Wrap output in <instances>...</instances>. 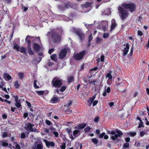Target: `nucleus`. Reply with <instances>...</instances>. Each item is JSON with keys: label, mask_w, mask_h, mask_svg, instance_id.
I'll return each mask as SVG.
<instances>
[{"label": "nucleus", "mask_w": 149, "mask_h": 149, "mask_svg": "<svg viewBox=\"0 0 149 149\" xmlns=\"http://www.w3.org/2000/svg\"><path fill=\"white\" fill-rule=\"evenodd\" d=\"M44 141L45 142L47 147L48 148H49L51 147H53L55 146V143L53 142H50L46 139L44 140Z\"/></svg>", "instance_id": "obj_12"}, {"label": "nucleus", "mask_w": 149, "mask_h": 149, "mask_svg": "<svg viewBox=\"0 0 149 149\" xmlns=\"http://www.w3.org/2000/svg\"><path fill=\"white\" fill-rule=\"evenodd\" d=\"M19 51L21 53H23L24 54H25L26 53V49L24 47H21Z\"/></svg>", "instance_id": "obj_26"}, {"label": "nucleus", "mask_w": 149, "mask_h": 149, "mask_svg": "<svg viewBox=\"0 0 149 149\" xmlns=\"http://www.w3.org/2000/svg\"><path fill=\"white\" fill-rule=\"evenodd\" d=\"M146 134V132L144 131H142L140 132V136L141 137H143Z\"/></svg>", "instance_id": "obj_47"}, {"label": "nucleus", "mask_w": 149, "mask_h": 149, "mask_svg": "<svg viewBox=\"0 0 149 149\" xmlns=\"http://www.w3.org/2000/svg\"><path fill=\"white\" fill-rule=\"evenodd\" d=\"M62 79L55 77L51 81V85L52 87L56 88H61L63 84Z\"/></svg>", "instance_id": "obj_4"}, {"label": "nucleus", "mask_w": 149, "mask_h": 149, "mask_svg": "<svg viewBox=\"0 0 149 149\" xmlns=\"http://www.w3.org/2000/svg\"><path fill=\"white\" fill-rule=\"evenodd\" d=\"M107 93H109L110 92L111 89L109 87H108L106 90L105 91Z\"/></svg>", "instance_id": "obj_63"}, {"label": "nucleus", "mask_w": 149, "mask_h": 149, "mask_svg": "<svg viewBox=\"0 0 149 149\" xmlns=\"http://www.w3.org/2000/svg\"><path fill=\"white\" fill-rule=\"evenodd\" d=\"M40 42V40L39 38L37 37L34 38L32 41V43H33V47L34 51L35 52H38L40 51L41 47L40 45L36 42Z\"/></svg>", "instance_id": "obj_5"}, {"label": "nucleus", "mask_w": 149, "mask_h": 149, "mask_svg": "<svg viewBox=\"0 0 149 149\" xmlns=\"http://www.w3.org/2000/svg\"><path fill=\"white\" fill-rule=\"evenodd\" d=\"M58 101V100L57 96H54L51 99V101L53 102V103L57 102Z\"/></svg>", "instance_id": "obj_20"}, {"label": "nucleus", "mask_w": 149, "mask_h": 149, "mask_svg": "<svg viewBox=\"0 0 149 149\" xmlns=\"http://www.w3.org/2000/svg\"><path fill=\"white\" fill-rule=\"evenodd\" d=\"M46 123L48 125H49L52 124V123L49 120H47L45 121Z\"/></svg>", "instance_id": "obj_44"}, {"label": "nucleus", "mask_w": 149, "mask_h": 149, "mask_svg": "<svg viewBox=\"0 0 149 149\" xmlns=\"http://www.w3.org/2000/svg\"><path fill=\"white\" fill-rule=\"evenodd\" d=\"M13 97L14 98L15 101V105L18 108H19L22 106L21 104V101L19 99V97L17 95L13 96Z\"/></svg>", "instance_id": "obj_8"}, {"label": "nucleus", "mask_w": 149, "mask_h": 149, "mask_svg": "<svg viewBox=\"0 0 149 149\" xmlns=\"http://www.w3.org/2000/svg\"><path fill=\"white\" fill-rule=\"evenodd\" d=\"M99 119L100 118L99 117L97 116L94 119V121L95 122L98 123L99 121Z\"/></svg>", "instance_id": "obj_46"}, {"label": "nucleus", "mask_w": 149, "mask_h": 149, "mask_svg": "<svg viewBox=\"0 0 149 149\" xmlns=\"http://www.w3.org/2000/svg\"><path fill=\"white\" fill-rule=\"evenodd\" d=\"M8 136V133L6 132H3L2 134V136L3 138H6Z\"/></svg>", "instance_id": "obj_41"}, {"label": "nucleus", "mask_w": 149, "mask_h": 149, "mask_svg": "<svg viewBox=\"0 0 149 149\" xmlns=\"http://www.w3.org/2000/svg\"><path fill=\"white\" fill-rule=\"evenodd\" d=\"M14 149H21L20 147L18 144H17L15 145V147Z\"/></svg>", "instance_id": "obj_53"}, {"label": "nucleus", "mask_w": 149, "mask_h": 149, "mask_svg": "<svg viewBox=\"0 0 149 149\" xmlns=\"http://www.w3.org/2000/svg\"><path fill=\"white\" fill-rule=\"evenodd\" d=\"M72 101L70 100L69 102L67 103V106L68 109H69L70 107V105H71L72 104Z\"/></svg>", "instance_id": "obj_39"}, {"label": "nucleus", "mask_w": 149, "mask_h": 149, "mask_svg": "<svg viewBox=\"0 0 149 149\" xmlns=\"http://www.w3.org/2000/svg\"><path fill=\"white\" fill-rule=\"evenodd\" d=\"M56 54H53L50 56L51 59L54 61L56 59Z\"/></svg>", "instance_id": "obj_33"}, {"label": "nucleus", "mask_w": 149, "mask_h": 149, "mask_svg": "<svg viewBox=\"0 0 149 149\" xmlns=\"http://www.w3.org/2000/svg\"><path fill=\"white\" fill-rule=\"evenodd\" d=\"M104 55H101L100 56V61L102 62H103L104 61Z\"/></svg>", "instance_id": "obj_58"}, {"label": "nucleus", "mask_w": 149, "mask_h": 149, "mask_svg": "<svg viewBox=\"0 0 149 149\" xmlns=\"http://www.w3.org/2000/svg\"><path fill=\"white\" fill-rule=\"evenodd\" d=\"M125 140L126 142L128 143L130 141V137H126L125 138Z\"/></svg>", "instance_id": "obj_62"}, {"label": "nucleus", "mask_w": 149, "mask_h": 149, "mask_svg": "<svg viewBox=\"0 0 149 149\" xmlns=\"http://www.w3.org/2000/svg\"><path fill=\"white\" fill-rule=\"evenodd\" d=\"M79 132V131L77 130H74L73 133V135L75 136V135L77 134Z\"/></svg>", "instance_id": "obj_52"}, {"label": "nucleus", "mask_w": 149, "mask_h": 149, "mask_svg": "<svg viewBox=\"0 0 149 149\" xmlns=\"http://www.w3.org/2000/svg\"><path fill=\"white\" fill-rule=\"evenodd\" d=\"M143 33L140 30H139L137 31V35L140 36H141L143 35Z\"/></svg>", "instance_id": "obj_43"}, {"label": "nucleus", "mask_w": 149, "mask_h": 149, "mask_svg": "<svg viewBox=\"0 0 149 149\" xmlns=\"http://www.w3.org/2000/svg\"><path fill=\"white\" fill-rule=\"evenodd\" d=\"M34 126V125L30 123H29L27 125L26 127L28 128L29 130L31 132H36V130H37L35 129L34 130H33V127Z\"/></svg>", "instance_id": "obj_15"}, {"label": "nucleus", "mask_w": 149, "mask_h": 149, "mask_svg": "<svg viewBox=\"0 0 149 149\" xmlns=\"http://www.w3.org/2000/svg\"><path fill=\"white\" fill-rule=\"evenodd\" d=\"M61 88H60L59 90L61 92H64L66 89V87L65 86H61Z\"/></svg>", "instance_id": "obj_36"}, {"label": "nucleus", "mask_w": 149, "mask_h": 149, "mask_svg": "<svg viewBox=\"0 0 149 149\" xmlns=\"http://www.w3.org/2000/svg\"><path fill=\"white\" fill-rule=\"evenodd\" d=\"M98 101L97 100H95L94 101L93 103V106H95L98 103Z\"/></svg>", "instance_id": "obj_54"}, {"label": "nucleus", "mask_w": 149, "mask_h": 149, "mask_svg": "<svg viewBox=\"0 0 149 149\" xmlns=\"http://www.w3.org/2000/svg\"><path fill=\"white\" fill-rule=\"evenodd\" d=\"M14 49H16L18 52L19 51V47L16 43H15L14 44Z\"/></svg>", "instance_id": "obj_29"}, {"label": "nucleus", "mask_w": 149, "mask_h": 149, "mask_svg": "<svg viewBox=\"0 0 149 149\" xmlns=\"http://www.w3.org/2000/svg\"><path fill=\"white\" fill-rule=\"evenodd\" d=\"M123 46H126V47L124 48L123 51V55L124 56H125L127 55L130 49V44L128 43H127L126 45H123Z\"/></svg>", "instance_id": "obj_11"}, {"label": "nucleus", "mask_w": 149, "mask_h": 149, "mask_svg": "<svg viewBox=\"0 0 149 149\" xmlns=\"http://www.w3.org/2000/svg\"><path fill=\"white\" fill-rule=\"evenodd\" d=\"M130 146V144L128 143H125L123 146V148L122 149H125V148H128Z\"/></svg>", "instance_id": "obj_34"}, {"label": "nucleus", "mask_w": 149, "mask_h": 149, "mask_svg": "<svg viewBox=\"0 0 149 149\" xmlns=\"http://www.w3.org/2000/svg\"><path fill=\"white\" fill-rule=\"evenodd\" d=\"M37 82V81L36 80H35L33 82V86L34 88L36 89H38L39 88V87L38 86H37L36 82Z\"/></svg>", "instance_id": "obj_31"}, {"label": "nucleus", "mask_w": 149, "mask_h": 149, "mask_svg": "<svg viewBox=\"0 0 149 149\" xmlns=\"http://www.w3.org/2000/svg\"><path fill=\"white\" fill-rule=\"evenodd\" d=\"M67 52L66 49H61L59 54V58L61 59L63 58L66 56Z\"/></svg>", "instance_id": "obj_9"}, {"label": "nucleus", "mask_w": 149, "mask_h": 149, "mask_svg": "<svg viewBox=\"0 0 149 149\" xmlns=\"http://www.w3.org/2000/svg\"><path fill=\"white\" fill-rule=\"evenodd\" d=\"M140 145V142H139L137 141H135L134 143V146L138 148L139 147Z\"/></svg>", "instance_id": "obj_38"}, {"label": "nucleus", "mask_w": 149, "mask_h": 149, "mask_svg": "<svg viewBox=\"0 0 149 149\" xmlns=\"http://www.w3.org/2000/svg\"><path fill=\"white\" fill-rule=\"evenodd\" d=\"M116 132L117 133V134L119 135V137H120L123 135V134L122 132L118 129H116Z\"/></svg>", "instance_id": "obj_27"}, {"label": "nucleus", "mask_w": 149, "mask_h": 149, "mask_svg": "<svg viewBox=\"0 0 149 149\" xmlns=\"http://www.w3.org/2000/svg\"><path fill=\"white\" fill-rule=\"evenodd\" d=\"M96 80H94L93 81H90V80H88L89 83L90 84H93L94 85H95V83L96 82Z\"/></svg>", "instance_id": "obj_57"}, {"label": "nucleus", "mask_w": 149, "mask_h": 149, "mask_svg": "<svg viewBox=\"0 0 149 149\" xmlns=\"http://www.w3.org/2000/svg\"><path fill=\"white\" fill-rule=\"evenodd\" d=\"M54 51V49H51L49 50L48 53L49 54H51L52 52Z\"/></svg>", "instance_id": "obj_56"}, {"label": "nucleus", "mask_w": 149, "mask_h": 149, "mask_svg": "<svg viewBox=\"0 0 149 149\" xmlns=\"http://www.w3.org/2000/svg\"><path fill=\"white\" fill-rule=\"evenodd\" d=\"M128 134L130 136L134 137L136 136V133L135 132H130L128 133Z\"/></svg>", "instance_id": "obj_28"}, {"label": "nucleus", "mask_w": 149, "mask_h": 149, "mask_svg": "<svg viewBox=\"0 0 149 149\" xmlns=\"http://www.w3.org/2000/svg\"><path fill=\"white\" fill-rule=\"evenodd\" d=\"M2 145L4 147H6L8 145V144L7 142H3L2 143Z\"/></svg>", "instance_id": "obj_50"}, {"label": "nucleus", "mask_w": 149, "mask_h": 149, "mask_svg": "<svg viewBox=\"0 0 149 149\" xmlns=\"http://www.w3.org/2000/svg\"><path fill=\"white\" fill-rule=\"evenodd\" d=\"M105 133V132H103L102 133L100 134L99 135V137L100 138H102L104 136Z\"/></svg>", "instance_id": "obj_48"}, {"label": "nucleus", "mask_w": 149, "mask_h": 149, "mask_svg": "<svg viewBox=\"0 0 149 149\" xmlns=\"http://www.w3.org/2000/svg\"><path fill=\"white\" fill-rule=\"evenodd\" d=\"M109 35V33H104L103 35V37L104 38H108Z\"/></svg>", "instance_id": "obj_37"}, {"label": "nucleus", "mask_w": 149, "mask_h": 149, "mask_svg": "<svg viewBox=\"0 0 149 149\" xmlns=\"http://www.w3.org/2000/svg\"><path fill=\"white\" fill-rule=\"evenodd\" d=\"M91 129V128L89 126H88L84 129V131L85 133H87L90 131Z\"/></svg>", "instance_id": "obj_32"}, {"label": "nucleus", "mask_w": 149, "mask_h": 149, "mask_svg": "<svg viewBox=\"0 0 149 149\" xmlns=\"http://www.w3.org/2000/svg\"><path fill=\"white\" fill-rule=\"evenodd\" d=\"M74 32L78 36L81 41H82L84 39L85 34L81 30L76 29L74 31Z\"/></svg>", "instance_id": "obj_7"}, {"label": "nucleus", "mask_w": 149, "mask_h": 149, "mask_svg": "<svg viewBox=\"0 0 149 149\" xmlns=\"http://www.w3.org/2000/svg\"><path fill=\"white\" fill-rule=\"evenodd\" d=\"M91 141L94 144H96L98 143V141L96 138L92 139Z\"/></svg>", "instance_id": "obj_35"}, {"label": "nucleus", "mask_w": 149, "mask_h": 149, "mask_svg": "<svg viewBox=\"0 0 149 149\" xmlns=\"http://www.w3.org/2000/svg\"><path fill=\"white\" fill-rule=\"evenodd\" d=\"M93 37L91 34L88 37V41H91L93 39Z\"/></svg>", "instance_id": "obj_49"}, {"label": "nucleus", "mask_w": 149, "mask_h": 149, "mask_svg": "<svg viewBox=\"0 0 149 149\" xmlns=\"http://www.w3.org/2000/svg\"><path fill=\"white\" fill-rule=\"evenodd\" d=\"M32 148L33 149H43L42 143L41 142L40 143L37 144V142H35Z\"/></svg>", "instance_id": "obj_10"}, {"label": "nucleus", "mask_w": 149, "mask_h": 149, "mask_svg": "<svg viewBox=\"0 0 149 149\" xmlns=\"http://www.w3.org/2000/svg\"><path fill=\"white\" fill-rule=\"evenodd\" d=\"M53 134L56 137H58V133L57 132L54 131L53 132Z\"/></svg>", "instance_id": "obj_55"}, {"label": "nucleus", "mask_w": 149, "mask_h": 149, "mask_svg": "<svg viewBox=\"0 0 149 149\" xmlns=\"http://www.w3.org/2000/svg\"><path fill=\"white\" fill-rule=\"evenodd\" d=\"M101 41V39L99 37H97L96 39V42L97 43L100 42Z\"/></svg>", "instance_id": "obj_51"}, {"label": "nucleus", "mask_w": 149, "mask_h": 149, "mask_svg": "<svg viewBox=\"0 0 149 149\" xmlns=\"http://www.w3.org/2000/svg\"><path fill=\"white\" fill-rule=\"evenodd\" d=\"M8 147L10 148L11 149L15 148V147L14 146H13L10 143L9 144Z\"/></svg>", "instance_id": "obj_59"}, {"label": "nucleus", "mask_w": 149, "mask_h": 149, "mask_svg": "<svg viewBox=\"0 0 149 149\" xmlns=\"http://www.w3.org/2000/svg\"><path fill=\"white\" fill-rule=\"evenodd\" d=\"M92 3H91L87 2L85 4H82L81 6L83 8H88L91 6Z\"/></svg>", "instance_id": "obj_18"}, {"label": "nucleus", "mask_w": 149, "mask_h": 149, "mask_svg": "<svg viewBox=\"0 0 149 149\" xmlns=\"http://www.w3.org/2000/svg\"><path fill=\"white\" fill-rule=\"evenodd\" d=\"M86 53V51L84 50L79 54H75L74 56V58L76 60H80L83 58Z\"/></svg>", "instance_id": "obj_6"}, {"label": "nucleus", "mask_w": 149, "mask_h": 149, "mask_svg": "<svg viewBox=\"0 0 149 149\" xmlns=\"http://www.w3.org/2000/svg\"><path fill=\"white\" fill-rule=\"evenodd\" d=\"M136 6L133 3H123L121 6L118 7V10L119 13L120 18L124 20L128 16L129 13H132L136 10Z\"/></svg>", "instance_id": "obj_1"}, {"label": "nucleus", "mask_w": 149, "mask_h": 149, "mask_svg": "<svg viewBox=\"0 0 149 149\" xmlns=\"http://www.w3.org/2000/svg\"><path fill=\"white\" fill-rule=\"evenodd\" d=\"M3 78L6 81H9L12 79V77L8 74L4 73L3 74Z\"/></svg>", "instance_id": "obj_17"}, {"label": "nucleus", "mask_w": 149, "mask_h": 149, "mask_svg": "<svg viewBox=\"0 0 149 149\" xmlns=\"http://www.w3.org/2000/svg\"><path fill=\"white\" fill-rule=\"evenodd\" d=\"M136 119L137 120H139L140 121V123L139 124L138 126V128H141V127L143 128L144 127V126L143 124L144 123L142 120L141 118L139 116H137V117Z\"/></svg>", "instance_id": "obj_16"}, {"label": "nucleus", "mask_w": 149, "mask_h": 149, "mask_svg": "<svg viewBox=\"0 0 149 149\" xmlns=\"http://www.w3.org/2000/svg\"><path fill=\"white\" fill-rule=\"evenodd\" d=\"M47 36L51 38L52 41L54 42L58 43L61 42V35L54 30L48 32L47 33Z\"/></svg>", "instance_id": "obj_2"}, {"label": "nucleus", "mask_w": 149, "mask_h": 149, "mask_svg": "<svg viewBox=\"0 0 149 149\" xmlns=\"http://www.w3.org/2000/svg\"><path fill=\"white\" fill-rule=\"evenodd\" d=\"M77 6V4L72 2L67 1L63 4L59 5L58 6L59 9L61 10H64L69 8H74Z\"/></svg>", "instance_id": "obj_3"}, {"label": "nucleus", "mask_w": 149, "mask_h": 149, "mask_svg": "<svg viewBox=\"0 0 149 149\" xmlns=\"http://www.w3.org/2000/svg\"><path fill=\"white\" fill-rule=\"evenodd\" d=\"M60 147L61 149H65V144L64 143L63 145H61Z\"/></svg>", "instance_id": "obj_64"}, {"label": "nucleus", "mask_w": 149, "mask_h": 149, "mask_svg": "<svg viewBox=\"0 0 149 149\" xmlns=\"http://www.w3.org/2000/svg\"><path fill=\"white\" fill-rule=\"evenodd\" d=\"M93 100L92 99H90V98L87 100V102L89 104V105H88V106H91L92 102H93Z\"/></svg>", "instance_id": "obj_42"}, {"label": "nucleus", "mask_w": 149, "mask_h": 149, "mask_svg": "<svg viewBox=\"0 0 149 149\" xmlns=\"http://www.w3.org/2000/svg\"><path fill=\"white\" fill-rule=\"evenodd\" d=\"M20 137L22 139H24L26 137V134L24 133H22L21 134Z\"/></svg>", "instance_id": "obj_45"}, {"label": "nucleus", "mask_w": 149, "mask_h": 149, "mask_svg": "<svg viewBox=\"0 0 149 149\" xmlns=\"http://www.w3.org/2000/svg\"><path fill=\"white\" fill-rule=\"evenodd\" d=\"M36 92L39 95H43L45 93V92L44 91H38Z\"/></svg>", "instance_id": "obj_40"}, {"label": "nucleus", "mask_w": 149, "mask_h": 149, "mask_svg": "<svg viewBox=\"0 0 149 149\" xmlns=\"http://www.w3.org/2000/svg\"><path fill=\"white\" fill-rule=\"evenodd\" d=\"M49 129L52 131H53L54 132L56 130V128H55L52 127H49Z\"/></svg>", "instance_id": "obj_60"}, {"label": "nucleus", "mask_w": 149, "mask_h": 149, "mask_svg": "<svg viewBox=\"0 0 149 149\" xmlns=\"http://www.w3.org/2000/svg\"><path fill=\"white\" fill-rule=\"evenodd\" d=\"M86 126V124L84 123L79 124L77 126L78 129H83L85 128Z\"/></svg>", "instance_id": "obj_19"}, {"label": "nucleus", "mask_w": 149, "mask_h": 149, "mask_svg": "<svg viewBox=\"0 0 149 149\" xmlns=\"http://www.w3.org/2000/svg\"><path fill=\"white\" fill-rule=\"evenodd\" d=\"M145 47L148 49L149 47V39H148V44L145 45Z\"/></svg>", "instance_id": "obj_61"}, {"label": "nucleus", "mask_w": 149, "mask_h": 149, "mask_svg": "<svg viewBox=\"0 0 149 149\" xmlns=\"http://www.w3.org/2000/svg\"><path fill=\"white\" fill-rule=\"evenodd\" d=\"M74 77L73 76L69 77L68 78V83L72 82L73 81Z\"/></svg>", "instance_id": "obj_23"}, {"label": "nucleus", "mask_w": 149, "mask_h": 149, "mask_svg": "<svg viewBox=\"0 0 149 149\" xmlns=\"http://www.w3.org/2000/svg\"><path fill=\"white\" fill-rule=\"evenodd\" d=\"M114 136H111L110 138L113 141L115 140L118 137H119V135L117 134H115Z\"/></svg>", "instance_id": "obj_24"}, {"label": "nucleus", "mask_w": 149, "mask_h": 149, "mask_svg": "<svg viewBox=\"0 0 149 149\" xmlns=\"http://www.w3.org/2000/svg\"><path fill=\"white\" fill-rule=\"evenodd\" d=\"M33 38V37H32L29 35H28L26 36L25 39V40L27 42V46L28 47H31V40Z\"/></svg>", "instance_id": "obj_13"}, {"label": "nucleus", "mask_w": 149, "mask_h": 149, "mask_svg": "<svg viewBox=\"0 0 149 149\" xmlns=\"http://www.w3.org/2000/svg\"><path fill=\"white\" fill-rule=\"evenodd\" d=\"M24 75V73L22 72H20L18 73V76L19 78L21 80H22L23 79Z\"/></svg>", "instance_id": "obj_25"}, {"label": "nucleus", "mask_w": 149, "mask_h": 149, "mask_svg": "<svg viewBox=\"0 0 149 149\" xmlns=\"http://www.w3.org/2000/svg\"><path fill=\"white\" fill-rule=\"evenodd\" d=\"M28 52L29 54L30 55H33L34 54V52L32 50L31 47H28Z\"/></svg>", "instance_id": "obj_22"}, {"label": "nucleus", "mask_w": 149, "mask_h": 149, "mask_svg": "<svg viewBox=\"0 0 149 149\" xmlns=\"http://www.w3.org/2000/svg\"><path fill=\"white\" fill-rule=\"evenodd\" d=\"M117 26V24L116 23V20L114 19H112L111 21V27L110 31L112 32Z\"/></svg>", "instance_id": "obj_14"}, {"label": "nucleus", "mask_w": 149, "mask_h": 149, "mask_svg": "<svg viewBox=\"0 0 149 149\" xmlns=\"http://www.w3.org/2000/svg\"><path fill=\"white\" fill-rule=\"evenodd\" d=\"M14 86L17 88H18L20 86L19 84L18 83V81H16L14 83Z\"/></svg>", "instance_id": "obj_30"}, {"label": "nucleus", "mask_w": 149, "mask_h": 149, "mask_svg": "<svg viewBox=\"0 0 149 149\" xmlns=\"http://www.w3.org/2000/svg\"><path fill=\"white\" fill-rule=\"evenodd\" d=\"M112 72L111 71H110L109 72L107 73L106 75V77L108 78L109 79L111 80L112 79L113 77L111 75V73Z\"/></svg>", "instance_id": "obj_21"}]
</instances>
